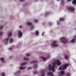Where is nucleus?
<instances>
[{"mask_svg":"<svg viewBox=\"0 0 76 76\" xmlns=\"http://www.w3.org/2000/svg\"><path fill=\"white\" fill-rule=\"evenodd\" d=\"M61 64V62L59 60H57L52 63V65H49V68L50 70H52L53 72H54L56 70H55V66L57 65L59 66Z\"/></svg>","mask_w":76,"mask_h":76,"instance_id":"f257e3e1","label":"nucleus"},{"mask_svg":"<svg viewBox=\"0 0 76 76\" xmlns=\"http://www.w3.org/2000/svg\"><path fill=\"white\" fill-rule=\"evenodd\" d=\"M69 66L68 64H66L60 67L59 69V70H61L59 73H58V76H64V70L67 69V67Z\"/></svg>","mask_w":76,"mask_h":76,"instance_id":"f03ea898","label":"nucleus"},{"mask_svg":"<svg viewBox=\"0 0 76 76\" xmlns=\"http://www.w3.org/2000/svg\"><path fill=\"white\" fill-rule=\"evenodd\" d=\"M12 34V32L9 33L8 35L9 37L6 39H5L3 41V42L5 44H7V43L8 42V41H9V37H11Z\"/></svg>","mask_w":76,"mask_h":76,"instance_id":"7ed1b4c3","label":"nucleus"},{"mask_svg":"<svg viewBox=\"0 0 76 76\" xmlns=\"http://www.w3.org/2000/svg\"><path fill=\"white\" fill-rule=\"evenodd\" d=\"M25 64H26V62H23L21 63L20 64V66L19 68L20 70H23L24 69H25L26 67H23V66H25Z\"/></svg>","mask_w":76,"mask_h":76,"instance_id":"20e7f679","label":"nucleus"},{"mask_svg":"<svg viewBox=\"0 0 76 76\" xmlns=\"http://www.w3.org/2000/svg\"><path fill=\"white\" fill-rule=\"evenodd\" d=\"M57 41H53L52 44L51 45V47L52 48H54L56 47H58V45L57 44Z\"/></svg>","mask_w":76,"mask_h":76,"instance_id":"39448f33","label":"nucleus"},{"mask_svg":"<svg viewBox=\"0 0 76 76\" xmlns=\"http://www.w3.org/2000/svg\"><path fill=\"white\" fill-rule=\"evenodd\" d=\"M60 40L62 43L66 44L67 42V40L64 37H62L60 38Z\"/></svg>","mask_w":76,"mask_h":76,"instance_id":"423d86ee","label":"nucleus"},{"mask_svg":"<svg viewBox=\"0 0 76 76\" xmlns=\"http://www.w3.org/2000/svg\"><path fill=\"white\" fill-rule=\"evenodd\" d=\"M50 57H51V56L50 55H49L47 56V58H46L43 56H40V58H42V59H43V60H44V61H45L46 60H47V59H48V58H50Z\"/></svg>","mask_w":76,"mask_h":76,"instance_id":"0eeeda50","label":"nucleus"},{"mask_svg":"<svg viewBox=\"0 0 76 76\" xmlns=\"http://www.w3.org/2000/svg\"><path fill=\"white\" fill-rule=\"evenodd\" d=\"M18 36L19 38H21L22 37V35H23V34L22 33V32L20 30L18 31Z\"/></svg>","mask_w":76,"mask_h":76,"instance_id":"6e6552de","label":"nucleus"},{"mask_svg":"<svg viewBox=\"0 0 76 76\" xmlns=\"http://www.w3.org/2000/svg\"><path fill=\"white\" fill-rule=\"evenodd\" d=\"M68 10H70L71 12H74L75 11V8L72 7H70L68 8Z\"/></svg>","mask_w":76,"mask_h":76,"instance_id":"1a4fd4ad","label":"nucleus"},{"mask_svg":"<svg viewBox=\"0 0 76 76\" xmlns=\"http://www.w3.org/2000/svg\"><path fill=\"white\" fill-rule=\"evenodd\" d=\"M75 39H76V36L74 37V38L71 40V42L72 43H75Z\"/></svg>","mask_w":76,"mask_h":76,"instance_id":"9d476101","label":"nucleus"},{"mask_svg":"<svg viewBox=\"0 0 76 76\" xmlns=\"http://www.w3.org/2000/svg\"><path fill=\"white\" fill-rule=\"evenodd\" d=\"M39 31L38 30H36L35 31V34L36 36H38L39 35Z\"/></svg>","mask_w":76,"mask_h":76,"instance_id":"9b49d317","label":"nucleus"},{"mask_svg":"<svg viewBox=\"0 0 76 76\" xmlns=\"http://www.w3.org/2000/svg\"><path fill=\"white\" fill-rule=\"evenodd\" d=\"M26 24L28 25H29V26H32V23L31 22H27L26 23Z\"/></svg>","mask_w":76,"mask_h":76,"instance_id":"f8f14e48","label":"nucleus"},{"mask_svg":"<svg viewBox=\"0 0 76 76\" xmlns=\"http://www.w3.org/2000/svg\"><path fill=\"white\" fill-rule=\"evenodd\" d=\"M0 60L2 61V63H4L5 60L4 59V58H0Z\"/></svg>","mask_w":76,"mask_h":76,"instance_id":"ddd939ff","label":"nucleus"},{"mask_svg":"<svg viewBox=\"0 0 76 76\" xmlns=\"http://www.w3.org/2000/svg\"><path fill=\"white\" fill-rule=\"evenodd\" d=\"M48 76H54L53 74L50 72L48 73Z\"/></svg>","mask_w":76,"mask_h":76,"instance_id":"4468645a","label":"nucleus"},{"mask_svg":"<svg viewBox=\"0 0 76 76\" xmlns=\"http://www.w3.org/2000/svg\"><path fill=\"white\" fill-rule=\"evenodd\" d=\"M14 41V40H13V39L11 38L10 39V43H12Z\"/></svg>","mask_w":76,"mask_h":76,"instance_id":"2eb2a0df","label":"nucleus"},{"mask_svg":"<svg viewBox=\"0 0 76 76\" xmlns=\"http://www.w3.org/2000/svg\"><path fill=\"white\" fill-rule=\"evenodd\" d=\"M72 4H76V0H73L72 2Z\"/></svg>","mask_w":76,"mask_h":76,"instance_id":"dca6fc26","label":"nucleus"},{"mask_svg":"<svg viewBox=\"0 0 76 76\" xmlns=\"http://www.w3.org/2000/svg\"><path fill=\"white\" fill-rule=\"evenodd\" d=\"M59 20L60 21H63L64 20V19L62 18H59Z\"/></svg>","mask_w":76,"mask_h":76,"instance_id":"f3484780","label":"nucleus"},{"mask_svg":"<svg viewBox=\"0 0 76 76\" xmlns=\"http://www.w3.org/2000/svg\"><path fill=\"white\" fill-rule=\"evenodd\" d=\"M23 59L25 60H27V61H28V60H29V58H26V57H24Z\"/></svg>","mask_w":76,"mask_h":76,"instance_id":"a211bd4d","label":"nucleus"},{"mask_svg":"<svg viewBox=\"0 0 76 76\" xmlns=\"http://www.w3.org/2000/svg\"><path fill=\"white\" fill-rule=\"evenodd\" d=\"M34 26H32L31 28V29H34Z\"/></svg>","mask_w":76,"mask_h":76,"instance_id":"6ab92c4d","label":"nucleus"},{"mask_svg":"<svg viewBox=\"0 0 76 76\" xmlns=\"http://www.w3.org/2000/svg\"><path fill=\"white\" fill-rule=\"evenodd\" d=\"M64 58L65 59H67L68 57H67V56L65 55L64 56Z\"/></svg>","mask_w":76,"mask_h":76,"instance_id":"aec40b11","label":"nucleus"},{"mask_svg":"<svg viewBox=\"0 0 76 76\" xmlns=\"http://www.w3.org/2000/svg\"><path fill=\"white\" fill-rule=\"evenodd\" d=\"M2 76H5V73L4 72H2L1 74Z\"/></svg>","mask_w":76,"mask_h":76,"instance_id":"412c9836","label":"nucleus"},{"mask_svg":"<svg viewBox=\"0 0 76 76\" xmlns=\"http://www.w3.org/2000/svg\"><path fill=\"white\" fill-rule=\"evenodd\" d=\"M4 26H3V25L1 26H0V29H2V28H3Z\"/></svg>","mask_w":76,"mask_h":76,"instance_id":"4be33fe9","label":"nucleus"},{"mask_svg":"<svg viewBox=\"0 0 76 76\" xmlns=\"http://www.w3.org/2000/svg\"><path fill=\"white\" fill-rule=\"evenodd\" d=\"M34 22H38V20H37V19H35L34 20Z\"/></svg>","mask_w":76,"mask_h":76,"instance_id":"5701e85b","label":"nucleus"},{"mask_svg":"<svg viewBox=\"0 0 76 76\" xmlns=\"http://www.w3.org/2000/svg\"><path fill=\"white\" fill-rule=\"evenodd\" d=\"M26 56H30V54L29 53H27L26 54Z\"/></svg>","mask_w":76,"mask_h":76,"instance_id":"b1692460","label":"nucleus"},{"mask_svg":"<svg viewBox=\"0 0 76 76\" xmlns=\"http://www.w3.org/2000/svg\"><path fill=\"white\" fill-rule=\"evenodd\" d=\"M3 34V32H0V35H2Z\"/></svg>","mask_w":76,"mask_h":76,"instance_id":"393cba45","label":"nucleus"},{"mask_svg":"<svg viewBox=\"0 0 76 76\" xmlns=\"http://www.w3.org/2000/svg\"><path fill=\"white\" fill-rule=\"evenodd\" d=\"M19 28H20V29H21L22 28V26H19Z\"/></svg>","mask_w":76,"mask_h":76,"instance_id":"a878e982","label":"nucleus"},{"mask_svg":"<svg viewBox=\"0 0 76 76\" xmlns=\"http://www.w3.org/2000/svg\"><path fill=\"white\" fill-rule=\"evenodd\" d=\"M37 65H35L34 66V69H36V68H37Z\"/></svg>","mask_w":76,"mask_h":76,"instance_id":"bb28decb","label":"nucleus"},{"mask_svg":"<svg viewBox=\"0 0 76 76\" xmlns=\"http://www.w3.org/2000/svg\"><path fill=\"white\" fill-rule=\"evenodd\" d=\"M70 76V74L69 73H67V76Z\"/></svg>","mask_w":76,"mask_h":76,"instance_id":"cd10ccee","label":"nucleus"},{"mask_svg":"<svg viewBox=\"0 0 76 76\" xmlns=\"http://www.w3.org/2000/svg\"><path fill=\"white\" fill-rule=\"evenodd\" d=\"M40 76H44V74L43 73H42L41 75Z\"/></svg>","mask_w":76,"mask_h":76,"instance_id":"c85d7f7f","label":"nucleus"},{"mask_svg":"<svg viewBox=\"0 0 76 76\" xmlns=\"http://www.w3.org/2000/svg\"><path fill=\"white\" fill-rule=\"evenodd\" d=\"M8 50H12V48H8Z\"/></svg>","mask_w":76,"mask_h":76,"instance_id":"c756f323","label":"nucleus"},{"mask_svg":"<svg viewBox=\"0 0 76 76\" xmlns=\"http://www.w3.org/2000/svg\"><path fill=\"white\" fill-rule=\"evenodd\" d=\"M37 72L35 71L34 72V74H37Z\"/></svg>","mask_w":76,"mask_h":76,"instance_id":"7c9ffc66","label":"nucleus"},{"mask_svg":"<svg viewBox=\"0 0 76 76\" xmlns=\"http://www.w3.org/2000/svg\"><path fill=\"white\" fill-rule=\"evenodd\" d=\"M24 0H19L20 1L22 2V1H23Z\"/></svg>","mask_w":76,"mask_h":76,"instance_id":"2f4dec72","label":"nucleus"},{"mask_svg":"<svg viewBox=\"0 0 76 76\" xmlns=\"http://www.w3.org/2000/svg\"><path fill=\"white\" fill-rule=\"evenodd\" d=\"M44 32H43L42 34V36H43V35H44Z\"/></svg>","mask_w":76,"mask_h":76,"instance_id":"473e14b6","label":"nucleus"},{"mask_svg":"<svg viewBox=\"0 0 76 76\" xmlns=\"http://www.w3.org/2000/svg\"><path fill=\"white\" fill-rule=\"evenodd\" d=\"M31 69V67H29L28 68V69L29 70L30 69Z\"/></svg>","mask_w":76,"mask_h":76,"instance_id":"72a5a7b5","label":"nucleus"},{"mask_svg":"<svg viewBox=\"0 0 76 76\" xmlns=\"http://www.w3.org/2000/svg\"><path fill=\"white\" fill-rule=\"evenodd\" d=\"M68 1H72V0H68Z\"/></svg>","mask_w":76,"mask_h":76,"instance_id":"f704fd0d","label":"nucleus"},{"mask_svg":"<svg viewBox=\"0 0 76 76\" xmlns=\"http://www.w3.org/2000/svg\"><path fill=\"white\" fill-rule=\"evenodd\" d=\"M51 23H49V25H51Z\"/></svg>","mask_w":76,"mask_h":76,"instance_id":"c9c22d12","label":"nucleus"},{"mask_svg":"<svg viewBox=\"0 0 76 76\" xmlns=\"http://www.w3.org/2000/svg\"><path fill=\"white\" fill-rule=\"evenodd\" d=\"M57 24H58V21H57Z\"/></svg>","mask_w":76,"mask_h":76,"instance_id":"e433bc0d","label":"nucleus"},{"mask_svg":"<svg viewBox=\"0 0 76 76\" xmlns=\"http://www.w3.org/2000/svg\"><path fill=\"white\" fill-rule=\"evenodd\" d=\"M34 61H33L32 62V63H34Z\"/></svg>","mask_w":76,"mask_h":76,"instance_id":"4c0bfd02","label":"nucleus"},{"mask_svg":"<svg viewBox=\"0 0 76 76\" xmlns=\"http://www.w3.org/2000/svg\"><path fill=\"white\" fill-rule=\"evenodd\" d=\"M60 0H57V1H59Z\"/></svg>","mask_w":76,"mask_h":76,"instance_id":"58836bf2","label":"nucleus"},{"mask_svg":"<svg viewBox=\"0 0 76 76\" xmlns=\"http://www.w3.org/2000/svg\"><path fill=\"white\" fill-rule=\"evenodd\" d=\"M75 30H76V28H75Z\"/></svg>","mask_w":76,"mask_h":76,"instance_id":"ea45409f","label":"nucleus"},{"mask_svg":"<svg viewBox=\"0 0 76 76\" xmlns=\"http://www.w3.org/2000/svg\"><path fill=\"white\" fill-rule=\"evenodd\" d=\"M15 0L16 1V0Z\"/></svg>","mask_w":76,"mask_h":76,"instance_id":"a19ab883","label":"nucleus"}]
</instances>
